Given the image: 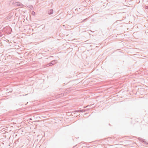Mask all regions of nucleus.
<instances>
[{
  "label": "nucleus",
  "mask_w": 148,
  "mask_h": 148,
  "mask_svg": "<svg viewBox=\"0 0 148 148\" xmlns=\"http://www.w3.org/2000/svg\"><path fill=\"white\" fill-rule=\"evenodd\" d=\"M13 4L15 6H20L21 7H22L23 6V5L20 2H16L14 3Z\"/></svg>",
  "instance_id": "1"
},
{
  "label": "nucleus",
  "mask_w": 148,
  "mask_h": 148,
  "mask_svg": "<svg viewBox=\"0 0 148 148\" xmlns=\"http://www.w3.org/2000/svg\"><path fill=\"white\" fill-rule=\"evenodd\" d=\"M56 63V60H53L49 64H47V66H51L53 65L54 64V63Z\"/></svg>",
  "instance_id": "2"
},
{
  "label": "nucleus",
  "mask_w": 148,
  "mask_h": 148,
  "mask_svg": "<svg viewBox=\"0 0 148 148\" xmlns=\"http://www.w3.org/2000/svg\"><path fill=\"white\" fill-rule=\"evenodd\" d=\"M53 13V9H51L50 10H49L48 11V14L49 15L52 14Z\"/></svg>",
  "instance_id": "3"
},
{
  "label": "nucleus",
  "mask_w": 148,
  "mask_h": 148,
  "mask_svg": "<svg viewBox=\"0 0 148 148\" xmlns=\"http://www.w3.org/2000/svg\"><path fill=\"white\" fill-rule=\"evenodd\" d=\"M64 93L63 94H60L58 95V96H57V98L63 96H64Z\"/></svg>",
  "instance_id": "4"
},
{
  "label": "nucleus",
  "mask_w": 148,
  "mask_h": 148,
  "mask_svg": "<svg viewBox=\"0 0 148 148\" xmlns=\"http://www.w3.org/2000/svg\"><path fill=\"white\" fill-rule=\"evenodd\" d=\"M139 140L141 141H142V142H143L144 143H145V144H147L148 145V143H147L146 141H145V140L143 139L140 138V140L139 139Z\"/></svg>",
  "instance_id": "5"
},
{
  "label": "nucleus",
  "mask_w": 148,
  "mask_h": 148,
  "mask_svg": "<svg viewBox=\"0 0 148 148\" xmlns=\"http://www.w3.org/2000/svg\"><path fill=\"white\" fill-rule=\"evenodd\" d=\"M74 112H80V110H75L74 111Z\"/></svg>",
  "instance_id": "6"
},
{
  "label": "nucleus",
  "mask_w": 148,
  "mask_h": 148,
  "mask_svg": "<svg viewBox=\"0 0 148 148\" xmlns=\"http://www.w3.org/2000/svg\"><path fill=\"white\" fill-rule=\"evenodd\" d=\"M87 18H86L84 19V20H83V21H82L81 22V23L83 22L86 21V20H87Z\"/></svg>",
  "instance_id": "7"
},
{
  "label": "nucleus",
  "mask_w": 148,
  "mask_h": 148,
  "mask_svg": "<svg viewBox=\"0 0 148 148\" xmlns=\"http://www.w3.org/2000/svg\"><path fill=\"white\" fill-rule=\"evenodd\" d=\"M85 111V110H80V112H84Z\"/></svg>",
  "instance_id": "8"
},
{
  "label": "nucleus",
  "mask_w": 148,
  "mask_h": 148,
  "mask_svg": "<svg viewBox=\"0 0 148 148\" xmlns=\"http://www.w3.org/2000/svg\"><path fill=\"white\" fill-rule=\"evenodd\" d=\"M32 14L33 15H34L35 14V12H34V11H33V12H32Z\"/></svg>",
  "instance_id": "9"
},
{
  "label": "nucleus",
  "mask_w": 148,
  "mask_h": 148,
  "mask_svg": "<svg viewBox=\"0 0 148 148\" xmlns=\"http://www.w3.org/2000/svg\"><path fill=\"white\" fill-rule=\"evenodd\" d=\"M30 8L31 9H33V7L32 6H31Z\"/></svg>",
  "instance_id": "10"
},
{
  "label": "nucleus",
  "mask_w": 148,
  "mask_h": 148,
  "mask_svg": "<svg viewBox=\"0 0 148 148\" xmlns=\"http://www.w3.org/2000/svg\"><path fill=\"white\" fill-rule=\"evenodd\" d=\"M145 8L147 9H148V6H145Z\"/></svg>",
  "instance_id": "11"
},
{
  "label": "nucleus",
  "mask_w": 148,
  "mask_h": 148,
  "mask_svg": "<svg viewBox=\"0 0 148 148\" xmlns=\"http://www.w3.org/2000/svg\"><path fill=\"white\" fill-rule=\"evenodd\" d=\"M29 120H32V119L31 118H30L29 119Z\"/></svg>",
  "instance_id": "12"
}]
</instances>
